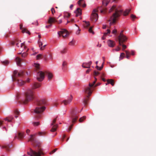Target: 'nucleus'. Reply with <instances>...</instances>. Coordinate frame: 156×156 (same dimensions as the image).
Masks as SVG:
<instances>
[{"mask_svg":"<svg viewBox=\"0 0 156 156\" xmlns=\"http://www.w3.org/2000/svg\"><path fill=\"white\" fill-rule=\"evenodd\" d=\"M34 135H31L30 138L28 141H30L33 142V145L34 147H37V149H36V151H34L31 149L30 148L29 151L27 153L31 156H41V154H42V149L40 148L39 144L35 143L36 140L34 137Z\"/></svg>","mask_w":156,"mask_h":156,"instance_id":"nucleus-1","label":"nucleus"},{"mask_svg":"<svg viewBox=\"0 0 156 156\" xmlns=\"http://www.w3.org/2000/svg\"><path fill=\"white\" fill-rule=\"evenodd\" d=\"M46 103L45 99H42L37 101V106L34 110V112L37 115L36 117L37 119L40 118L41 117V114L45 110L44 106Z\"/></svg>","mask_w":156,"mask_h":156,"instance_id":"nucleus-2","label":"nucleus"},{"mask_svg":"<svg viewBox=\"0 0 156 156\" xmlns=\"http://www.w3.org/2000/svg\"><path fill=\"white\" fill-rule=\"evenodd\" d=\"M114 11L115 12L111 17L110 19L108 20V21H111L110 25L111 26L112 24L115 23L118 18L120 16L122 12V11L121 9H117L115 5L113 6L109 10V12Z\"/></svg>","mask_w":156,"mask_h":156,"instance_id":"nucleus-3","label":"nucleus"},{"mask_svg":"<svg viewBox=\"0 0 156 156\" xmlns=\"http://www.w3.org/2000/svg\"><path fill=\"white\" fill-rule=\"evenodd\" d=\"M96 82L94 81L93 83H89V86L86 87L84 89L85 93L88 95H86V97L84 99L83 103L85 105L87 104V102L89 100V96L91 94L94 88V86Z\"/></svg>","mask_w":156,"mask_h":156,"instance_id":"nucleus-4","label":"nucleus"},{"mask_svg":"<svg viewBox=\"0 0 156 156\" xmlns=\"http://www.w3.org/2000/svg\"><path fill=\"white\" fill-rule=\"evenodd\" d=\"M96 82L94 81L93 83H89V86L86 87L84 89L85 93L88 95H86V97L84 99L83 103L85 105L87 104V102L89 100V96L91 94L94 88V86Z\"/></svg>","mask_w":156,"mask_h":156,"instance_id":"nucleus-5","label":"nucleus"},{"mask_svg":"<svg viewBox=\"0 0 156 156\" xmlns=\"http://www.w3.org/2000/svg\"><path fill=\"white\" fill-rule=\"evenodd\" d=\"M23 75L24 72L22 71H21L18 73L17 70H14L12 76V81L17 82L18 85L19 86L24 85L25 82L20 79L23 77Z\"/></svg>","mask_w":156,"mask_h":156,"instance_id":"nucleus-6","label":"nucleus"},{"mask_svg":"<svg viewBox=\"0 0 156 156\" xmlns=\"http://www.w3.org/2000/svg\"><path fill=\"white\" fill-rule=\"evenodd\" d=\"M34 91L33 89H29L25 93V99H21L18 101L19 102L26 104L29 101L32 100L34 98Z\"/></svg>","mask_w":156,"mask_h":156,"instance_id":"nucleus-7","label":"nucleus"},{"mask_svg":"<svg viewBox=\"0 0 156 156\" xmlns=\"http://www.w3.org/2000/svg\"><path fill=\"white\" fill-rule=\"evenodd\" d=\"M117 38V40L118 41L119 45H122L126 42L127 40V37L124 35H119Z\"/></svg>","mask_w":156,"mask_h":156,"instance_id":"nucleus-8","label":"nucleus"},{"mask_svg":"<svg viewBox=\"0 0 156 156\" xmlns=\"http://www.w3.org/2000/svg\"><path fill=\"white\" fill-rule=\"evenodd\" d=\"M59 36H62L64 38H66L69 35V33L68 31L65 29H62L61 31H58V33Z\"/></svg>","mask_w":156,"mask_h":156,"instance_id":"nucleus-9","label":"nucleus"},{"mask_svg":"<svg viewBox=\"0 0 156 156\" xmlns=\"http://www.w3.org/2000/svg\"><path fill=\"white\" fill-rule=\"evenodd\" d=\"M97 11V9H94L91 15V19L94 22H96L98 19V16L97 13H96Z\"/></svg>","mask_w":156,"mask_h":156,"instance_id":"nucleus-10","label":"nucleus"},{"mask_svg":"<svg viewBox=\"0 0 156 156\" xmlns=\"http://www.w3.org/2000/svg\"><path fill=\"white\" fill-rule=\"evenodd\" d=\"M71 118L73 123H74L76 122L78 118L77 113L74 112V110H73L71 113Z\"/></svg>","mask_w":156,"mask_h":156,"instance_id":"nucleus-11","label":"nucleus"},{"mask_svg":"<svg viewBox=\"0 0 156 156\" xmlns=\"http://www.w3.org/2000/svg\"><path fill=\"white\" fill-rule=\"evenodd\" d=\"M45 73L42 71H39L38 73L37 79L39 81H42L44 78Z\"/></svg>","mask_w":156,"mask_h":156,"instance_id":"nucleus-12","label":"nucleus"},{"mask_svg":"<svg viewBox=\"0 0 156 156\" xmlns=\"http://www.w3.org/2000/svg\"><path fill=\"white\" fill-rule=\"evenodd\" d=\"M56 120V118L52 122L51 124V126H53L52 128L51 129V132H54L56 130L58 126L57 124H55Z\"/></svg>","mask_w":156,"mask_h":156,"instance_id":"nucleus-13","label":"nucleus"},{"mask_svg":"<svg viewBox=\"0 0 156 156\" xmlns=\"http://www.w3.org/2000/svg\"><path fill=\"white\" fill-rule=\"evenodd\" d=\"M57 19H56L55 17H50L48 21V23H51L52 24V23H54L56 22H57Z\"/></svg>","mask_w":156,"mask_h":156,"instance_id":"nucleus-14","label":"nucleus"},{"mask_svg":"<svg viewBox=\"0 0 156 156\" xmlns=\"http://www.w3.org/2000/svg\"><path fill=\"white\" fill-rule=\"evenodd\" d=\"M92 63L91 61H90L88 62H84L83 63L82 66L83 68H89Z\"/></svg>","mask_w":156,"mask_h":156,"instance_id":"nucleus-15","label":"nucleus"},{"mask_svg":"<svg viewBox=\"0 0 156 156\" xmlns=\"http://www.w3.org/2000/svg\"><path fill=\"white\" fill-rule=\"evenodd\" d=\"M73 99V97L72 95L68 100H65L62 102V103H63L65 105H67L71 103Z\"/></svg>","mask_w":156,"mask_h":156,"instance_id":"nucleus-16","label":"nucleus"},{"mask_svg":"<svg viewBox=\"0 0 156 156\" xmlns=\"http://www.w3.org/2000/svg\"><path fill=\"white\" fill-rule=\"evenodd\" d=\"M23 25L20 24V29L22 30V32L23 33H26L29 34H30V32L26 28H22Z\"/></svg>","mask_w":156,"mask_h":156,"instance_id":"nucleus-17","label":"nucleus"},{"mask_svg":"<svg viewBox=\"0 0 156 156\" xmlns=\"http://www.w3.org/2000/svg\"><path fill=\"white\" fill-rule=\"evenodd\" d=\"M107 43L108 46L111 47H114L115 44V41L110 40H109L108 41Z\"/></svg>","mask_w":156,"mask_h":156,"instance_id":"nucleus-18","label":"nucleus"},{"mask_svg":"<svg viewBox=\"0 0 156 156\" xmlns=\"http://www.w3.org/2000/svg\"><path fill=\"white\" fill-rule=\"evenodd\" d=\"M78 5L84 8L86 6V4L85 3L83 0H80L78 2Z\"/></svg>","mask_w":156,"mask_h":156,"instance_id":"nucleus-19","label":"nucleus"},{"mask_svg":"<svg viewBox=\"0 0 156 156\" xmlns=\"http://www.w3.org/2000/svg\"><path fill=\"white\" fill-rule=\"evenodd\" d=\"M24 137V133H23L19 132L18 133L17 136H16L15 138L17 137V138L20 140H21Z\"/></svg>","mask_w":156,"mask_h":156,"instance_id":"nucleus-20","label":"nucleus"},{"mask_svg":"<svg viewBox=\"0 0 156 156\" xmlns=\"http://www.w3.org/2000/svg\"><path fill=\"white\" fill-rule=\"evenodd\" d=\"M76 13V16H78L82 14V10L80 8H78L75 12Z\"/></svg>","mask_w":156,"mask_h":156,"instance_id":"nucleus-21","label":"nucleus"},{"mask_svg":"<svg viewBox=\"0 0 156 156\" xmlns=\"http://www.w3.org/2000/svg\"><path fill=\"white\" fill-rule=\"evenodd\" d=\"M21 41H19V40L17 39H16L15 40V41H12L11 42V44L12 45H14L15 44H16V45L18 47H19V46L18 45L19 44V42H21Z\"/></svg>","mask_w":156,"mask_h":156,"instance_id":"nucleus-22","label":"nucleus"},{"mask_svg":"<svg viewBox=\"0 0 156 156\" xmlns=\"http://www.w3.org/2000/svg\"><path fill=\"white\" fill-rule=\"evenodd\" d=\"M45 73V74L48 76V80H50L53 77L52 74L51 73L48 72H46Z\"/></svg>","mask_w":156,"mask_h":156,"instance_id":"nucleus-23","label":"nucleus"},{"mask_svg":"<svg viewBox=\"0 0 156 156\" xmlns=\"http://www.w3.org/2000/svg\"><path fill=\"white\" fill-rule=\"evenodd\" d=\"M16 60L17 65L19 66H21V59L18 57H17L16 58Z\"/></svg>","mask_w":156,"mask_h":156,"instance_id":"nucleus-24","label":"nucleus"},{"mask_svg":"<svg viewBox=\"0 0 156 156\" xmlns=\"http://www.w3.org/2000/svg\"><path fill=\"white\" fill-rule=\"evenodd\" d=\"M41 86V84L39 83H35L32 87L33 89L39 88Z\"/></svg>","mask_w":156,"mask_h":156,"instance_id":"nucleus-25","label":"nucleus"},{"mask_svg":"<svg viewBox=\"0 0 156 156\" xmlns=\"http://www.w3.org/2000/svg\"><path fill=\"white\" fill-rule=\"evenodd\" d=\"M11 146L8 144H6L4 146H3L2 148H5L7 151H9L10 148Z\"/></svg>","mask_w":156,"mask_h":156,"instance_id":"nucleus-26","label":"nucleus"},{"mask_svg":"<svg viewBox=\"0 0 156 156\" xmlns=\"http://www.w3.org/2000/svg\"><path fill=\"white\" fill-rule=\"evenodd\" d=\"M83 22L85 23L83 24L84 27L85 28H88V27L90 25L89 22H87L86 21H83Z\"/></svg>","mask_w":156,"mask_h":156,"instance_id":"nucleus-27","label":"nucleus"},{"mask_svg":"<svg viewBox=\"0 0 156 156\" xmlns=\"http://www.w3.org/2000/svg\"><path fill=\"white\" fill-rule=\"evenodd\" d=\"M107 31V33H105L104 34L103 36L102 37V40H104L105 39V37L106 36L107 34H109L110 33V30L109 29H108Z\"/></svg>","mask_w":156,"mask_h":156,"instance_id":"nucleus-28","label":"nucleus"},{"mask_svg":"<svg viewBox=\"0 0 156 156\" xmlns=\"http://www.w3.org/2000/svg\"><path fill=\"white\" fill-rule=\"evenodd\" d=\"M13 119V117L12 116H10L5 118L4 119L9 122H11Z\"/></svg>","mask_w":156,"mask_h":156,"instance_id":"nucleus-29","label":"nucleus"},{"mask_svg":"<svg viewBox=\"0 0 156 156\" xmlns=\"http://www.w3.org/2000/svg\"><path fill=\"white\" fill-rule=\"evenodd\" d=\"M110 0H104L102 2L103 5L104 6H107Z\"/></svg>","mask_w":156,"mask_h":156,"instance_id":"nucleus-30","label":"nucleus"},{"mask_svg":"<svg viewBox=\"0 0 156 156\" xmlns=\"http://www.w3.org/2000/svg\"><path fill=\"white\" fill-rule=\"evenodd\" d=\"M108 83H110L112 86L114 85V82L113 80L112 79H109L107 80Z\"/></svg>","mask_w":156,"mask_h":156,"instance_id":"nucleus-31","label":"nucleus"},{"mask_svg":"<svg viewBox=\"0 0 156 156\" xmlns=\"http://www.w3.org/2000/svg\"><path fill=\"white\" fill-rule=\"evenodd\" d=\"M1 63L2 64L6 66L9 64V62L8 60H5V61H2Z\"/></svg>","mask_w":156,"mask_h":156,"instance_id":"nucleus-32","label":"nucleus"},{"mask_svg":"<svg viewBox=\"0 0 156 156\" xmlns=\"http://www.w3.org/2000/svg\"><path fill=\"white\" fill-rule=\"evenodd\" d=\"M104 62H103V63H102V65H101V66L100 67H99L97 65L96 66V68L98 70H101L103 68L104 64Z\"/></svg>","mask_w":156,"mask_h":156,"instance_id":"nucleus-33","label":"nucleus"},{"mask_svg":"<svg viewBox=\"0 0 156 156\" xmlns=\"http://www.w3.org/2000/svg\"><path fill=\"white\" fill-rule=\"evenodd\" d=\"M130 11V9H128L126 10L125 11H124L123 12V15L125 16H126L127 15Z\"/></svg>","mask_w":156,"mask_h":156,"instance_id":"nucleus-34","label":"nucleus"},{"mask_svg":"<svg viewBox=\"0 0 156 156\" xmlns=\"http://www.w3.org/2000/svg\"><path fill=\"white\" fill-rule=\"evenodd\" d=\"M14 113L15 114V115H16L15 116V117L16 118H17L18 117V116H17L16 115H19L20 112L17 109H16L14 111Z\"/></svg>","mask_w":156,"mask_h":156,"instance_id":"nucleus-35","label":"nucleus"},{"mask_svg":"<svg viewBox=\"0 0 156 156\" xmlns=\"http://www.w3.org/2000/svg\"><path fill=\"white\" fill-rule=\"evenodd\" d=\"M86 117L85 116H84L81 117L79 119V121L80 122H82L83 121L86 119Z\"/></svg>","mask_w":156,"mask_h":156,"instance_id":"nucleus-36","label":"nucleus"},{"mask_svg":"<svg viewBox=\"0 0 156 156\" xmlns=\"http://www.w3.org/2000/svg\"><path fill=\"white\" fill-rule=\"evenodd\" d=\"M93 27H90L88 29V31L91 33H92L93 34H94V32L92 30Z\"/></svg>","mask_w":156,"mask_h":156,"instance_id":"nucleus-37","label":"nucleus"},{"mask_svg":"<svg viewBox=\"0 0 156 156\" xmlns=\"http://www.w3.org/2000/svg\"><path fill=\"white\" fill-rule=\"evenodd\" d=\"M34 66L36 69L37 70L39 69L40 65L38 63H34Z\"/></svg>","mask_w":156,"mask_h":156,"instance_id":"nucleus-38","label":"nucleus"},{"mask_svg":"<svg viewBox=\"0 0 156 156\" xmlns=\"http://www.w3.org/2000/svg\"><path fill=\"white\" fill-rule=\"evenodd\" d=\"M130 17L132 19V20L134 21V19L136 18L137 17L135 15H133V14H131L130 16Z\"/></svg>","mask_w":156,"mask_h":156,"instance_id":"nucleus-39","label":"nucleus"},{"mask_svg":"<svg viewBox=\"0 0 156 156\" xmlns=\"http://www.w3.org/2000/svg\"><path fill=\"white\" fill-rule=\"evenodd\" d=\"M125 51L126 54V58L127 59H129L130 55L129 53L127 51Z\"/></svg>","mask_w":156,"mask_h":156,"instance_id":"nucleus-40","label":"nucleus"},{"mask_svg":"<svg viewBox=\"0 0 156 156\" xmlns=\"http://www.w3.org/2000/svg\"><path fill=\"white\" fill-rule=\"evenodd\" d=\"M67 49L65 48L61 51V53L62 54L65 53L67 52Z\"/></svg>","mask_w":156,"mask_h":156,"instance_id":"nucleus-41","label":"nucleus"},{"mask_svg":"<svg viewBox=\"0 0 156 156\" xmlns=\"http://www.w3.org/2000/svg\"><path fill=\"white\" fill-rule=\"evenodd\" d=\"M38 43L39 45V47L41 48V47L43 45V43L42 42H41L40 41V40L39 39L38 41Z\"/></svg>","mask_w":156,"mask_h":156,"instance_id":"nucleus-42","label":"nucleus"},{"mask_svg":"<svg viewBox=\"0 0 156 156\" xmlns=\"http://www.w3.org/2000/svg\"><path fill=\"white\" fill-rule=\"evenodd\" d=\"M100 74L99 72L94 71V76H97Z\"/></svg>","mask_w":156,"mask_h":156,"instance_id":"nucleus-43","label":"nucleus"},{"mask_svg":"<svg viewBox=\"0 0 156 156\" xmlns=\"http://www.w3.org/2000/svg\"><path fill=\"white\" fill-rule=\"evenodd\" d=\"M75 44V41H71L69 43V45H74Z\"/></svg>","mask_w":156,"mask_h":156,"instance_id":"nucleus-44","label":"nucleus"},{"mask_svg":"<svg viewBox=\"0 0 156 156\" xmlns=\"http://www.w3.org/2000/svg\"><path fill=\"white\" fill-rule=\"evenodd\" d=\"M125 56V54L123 53H122L121 54L120 56V59H122Z\"/></svg>","mask_w":156,"mask_h":156,"instance_id":"nucleus-45","label":"nucleus"},{"mask_svg":"<svg viewBox=\"0 0 156 156\" xmlns=\"http://www.w3.org/2000/svg\"><path fill=\"white\" fill-rule=\"evenodd\" d=\"M27 55V54L26 52H23L22 55V57L23 58L25 57Z\"/></svg>","mask_w":156,"mask_h":156,"instance_id":"nucleus-46","label":"nucleus"},{"mask_svg":"<svg viewBox=\"0 0 156 156\" xmlns=\"http://www.w3.org/2000/svg\"><path fill=\"white\" fill-rule=\"evenodd\" d=\"M33 124L34 126H38V125H39L40 123L39 122H33Z\"/></svg>","mask_w":156,"mask_h":156,"instance_id":"nucleus-47","label":"nucleus"},{"mask_svg":"<svg viewBox=\"0 0 156 156\" xmlns=\"http://www.w3.org/2000/svg\"><path fill=\"white\" fill-rule=\"evenodd\" d=\"M117 32V30L116 29H114L112 31V33L114 34L115 35L116 34Z\"/></svg>","mask_w":156,"mask_h":156,"instance_id":"nucleus-48","label":"nucleus"},{"mask_svg":"<svg viewBox=\"0 0 156 156\" xmlns=\"http://www.w3.org/2000/svg\"><path fill=\"white\" fill-rule=\"evenodd\" d=\"M67 64L65 62H63L62 65V69H64L65 68V66H66Z\"/></svg>","mask_w":156,"mask_h":156,"instance_id":"nucleus-49","label":"nucleus"},{"mask_svg":"<svg viewBox=\"0 0 156 156\" xmlns=\"http://www.w3.org/2000/svg\"><path fill=\"white\" fill-rule=\"evenodd\" d=\"M51 13L53 15L54 14L55 12V10L54 8H52L51 9Z\"/></svg>","mask_w":156,"mask_h":156,"instance_id":"nucleus-50","label":"nucleus"},{"mask_svg":"<svg viewBox=\"0 0 156 156\" xmlns=\"http://www.w3.org/2000/svg\"><path fill=\"white\" fill-rule=\"evenodd\" d=\"M42 56L41 54H39L37 55L36 57H37V59H39L40 58H41V56Z\"/></svg>","mask_w":156,"mask_h":156,"instance_id":"nucleus-51","label":"nucleus"},{"mask_svg":"<svg viewBox=\"0 0 156 156\" xmlns=\"http://www.w3.org/2000/svg\"><path fill=\"white\" fill-rule=\"evenodd\" d=\"M120 45L122 46L123 50L125 49L126 48V45L124 44H122V45Z\"/></svg>","mask_w":156,"mask_h":156,"instance_id":"nucleus-52","label":"nucleus"},{"mask_svg":"<svg viewBox=\"0 0 156 156\" xmlns=\"http://www.w3.org/2000/svg\"><path fill=\"white\" fill-rule=\"evenodd\" d=\"M45 133L43 132H40L38 133V135L39 136H43L45 134Z\"/></svg>","mask_w":156,"mask_h":156,"instance_id":"nucleus-53","label":"nucleus"},{"mask_svg":"<svg viewBox=\"0 0 156 156\" xmlns=\"http://www.w3.org/2000/svg\"><path fill=\"white\" fill-rule=\"evenodd\" d=\"M49 25H47L45 26V27L47 28H50L52 25V24L51 23H49Z\"/></svg>","mask_w":156,"mask_h":156,"instance_id":"nucleus-54","label":"nucleus"},{"mask_svg":"<svg viewBox=\"0 0 156 156\" xmlns=\"http://www.w3.org/2000/svg\"><path fill=\"white\" fill-rule=\"evenodd\" d=\"M23 46H24V48L25 49H26L27 48V47L25 46L24 45V42L21 43V47L22 48Z\"/></svg>","mask_w":156,"mask_h":156,"instance_id":"nucleus-55","label":"nucleus"},{"mask_svg":"<svg viewBox=\"0 0 156 156\" xmlns=\"http://www.w3.org/2000/svg\"><path fill=\"white\" fill-rule=\"evenodd\" d=\"M58 105V103L57 102H55L53 103V106L55 107H57Z\"/></svg>","mask_w":156,"mask_h":156,"instance_id":"nucleus-56","label":"nucleus"},{"mask_svg":"<svg viewBox=\"0 0 156 156\" xmlns=\"http://www.w3.org/2000/svg\"><path fill=\"white\" fill-rule=\"evenodd\" d=\"M57 150V149H56V148L54 149L50 153V154H52L54 153Z\"/></svg>","mask_w":156,"mask_h":156,"instance_id":"nucleus-57","label":"nucleus"},{"mask_svg":"<svg viewBox=\"0 0 156 156\" xmlns=\"http://www.w3.org/2000/svg\"><path fill=\"white\" fill-rule=\"evenodd\" d=\"M46 45H44L43 46H41V47L40 49L41 50H43L44 49L45 47L46 46Z\"/></svg>","mask_w":156,"mask_h":156,"instance_id":"nucleus-58","label":"nucleus"},{"mask_svg":"<svg viewBox=\"0 0 156 156\" xmlns=\"http://www.w3.org/2000/svg\"><path fill=\"white\" fill-rule=\"evenodd\" d=\"M20 94L19 93H18L17 94V96H16V97H17V99L18 100L19 99H20Z\"/></svg>","mask_w":156,"mask_h":156,"instance_id":"nucleus-59","label":"nucleus"},{"mask_svg":"<svg viewBox=\"0 0 156 156\" xmlns=\"http://www.w3.org/2000/svg\"><path fill=\"white\" fill-rule=\"evenodd\" d=\"M105 76V73L104 72L102 73L101 74V77H102Z\"/></svg>","mask_w":156,"mask_h":156,"instance_id":"nucleus-60","label":"nucleus"},{"mask_svg":"<svg viewBox=\"0 0 156 156\" xmlns=\"http://www.w3.org/2000/svg\"><path fill=\"white\" fill-rule=\"evenodd\" d=\"M106 11V9L104 8L103 9V10H101V13L104 12Z\"/></svg>","mask_w":156,"mask_h":156,"instance_id":"nucleus-61","label":"nucleus"},{"mask_svg":"<svg viewBox=\"0 0 156 156\" xmlns=\"http://www.w3.org/2000/svg\"><path fill=\"white\" fill-rule=\"evenodd\" d=\"M62 20H60L58 21L57 20V22H57L58 24H60L62 23Z\"/></svg>","mask_w":156,"mask_h":156,"instance_id":"nucleus-62","label":"nucleus"},{"mask_svg":"<svg viewBox=\"0 0 156 156\" xmlns=\"http://www.w3.org/2000/svg\"><path fill=\"white\" fill-rule=\"evenodd\" d=\"M73 126V124L71 125L69 127V131H70L71 130V128L72 127V126Z\"/></svg>","mask_w":156,"mask_h":156,"instance_id":"nucleus-63","label":"nucleus"},{"mask_svg":"<svg viewBox=\"0 0 156 156\" xmlns=\"http://www.w3.org/2000/svg\"><path fill=\"white\" fill-rule=\"evenodd\" d=\"M100 84H101V83H98L96 84L94 86V88L95 87H97V86L100 85Z\"/></svg>","mask_w":156,"mask_h":156,"instance_id":"nucleus-64","label":"nucleus"}]
</instances>
